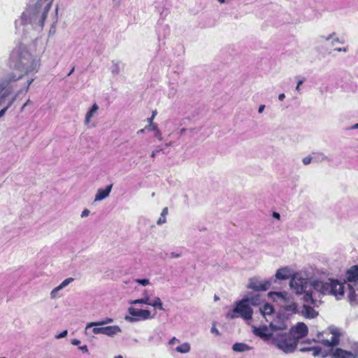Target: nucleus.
<instances>
[{
	"label": "nucleus",
	"mask_w": 358,
	"mask_h": 358,
	"mask_svg": "<svg viewBox=\"0 0 358 358\" xmlns=\"http://www.w3.org/2000/svg\"><path fill=\"white\" fill-rule=\"evenodd\" d=\"M303 82H304V79H302V80H299L297 83V85L296 87V90H297L299 92H300V86L303 84Z\"/></svg>",
	"instance_id": "obj_44"
},
{
	"label": "nucleus",
	"mask_w": 358,
	"mask_h": 358,
	"mask_svg": "<svg viewBox=\"0 0 358 358\" xmlns=\"http://www.w3.org/2000/svg\"><path fill=\"white\" fill-rule=\"evenodd\" d=\"M214 299H215V301H217V300H218V299H219V298H218V296H217L215 295V296H214Z\"/></svg>",
	"instance_id": "obj_60"
},
{
	"label": "nucleus",
	"mask_w": 358,
	"mask_h": 358,
	"mask_svg": "<svg viewBox=\"0 0 358 358\" xmlns=\"http://www.w3.org/2000/svg\"><path fill=\"white\" fill-rule=\"evenodd\" d=\"M334 50L336 51V52H347L348 51V47L336 48L334 49Z\"/></svg>",
	"instance_id": "obj_42"
},
{
	"label": "nucleus",
	"mask_w": 358,
	"mask_h": 358,
	"mask_svg": "<svg viewBox=\"0 0 358 358\" xmlns=\"http://www.w3.org/2000/svg\"><path fill=\"white\" fill-rule=\"evenodd\" d=\"M27 103H25L22 106V110H23V109L25 108V106H27Z\"/></svg>",
	"instance_id": "obj_59"
},
{
	"label": "nucleus",
	"mask_w": 358,
	"mask_h": 358,
	"mask_svg": "<svg viewBox=\"0 0 358 358\" xmlns=\"http://www.w3.org/2000/svg\"><path fill=\"white\" fill-rule=\"evenodd\" d=\"M232 349L234 351L241 352L250 350V348L245 343H236L233 345Z\"/></svg>",
	"instance_id": "obj_24"
},
{
	"label": "nucleus",
	"mask_w": 358,
	"mask_h": 358,
	"mask_svg": "<svg viewBox=\"0 0 358 358\" xmlns=\"http://www.w3.org/2000/svg\"><path fill=\"white\" fill-rule=\"evenodd\" d=\"M336 358H358V342L351 344L350 350L347 351L341 348H336L331 354Z\"/></svg>",
	"instance_id": "obj_10"
},
{
	"label": "nucleus",
	"mask_w": 358,
	"mask_h": 358,
	"mask_svg": "<svg viewBox=\"0 0 358 358\" xmlns=\"http://www.w3.org/2000/svg\"><path fill=\"white\" fill-rule=\"evenodd\" d=\"M220 3H227L229 1V0H217Z\"/></svg>",
	"instance_id": "obj_55"
},
{
	"label": "nucleus",
	"mask_w": 358,
	"mask_h": 358,
	"mask_svg": "<svg viewBox=\"0 0 358 358\" xmlns=\"http://www.w3.org/2000/svg\"><path fill=\"white\" fill-rule=\"evenodd\" d=\"M57 11L58 7H56L55 13L52 14V24L49 30V36H53L56 33V25L57 23Z\"/></svg>",
	"instance_id": "obj_23"
},
{
	"label": "nucleus",
	"mask_w": 358,
	"mask_h": 358,
	"mask_svg": "<svg viewBox=\"0 0 358 358\" xmlns=\"http://www.w3.org/2000/svg\"><path fill=\"white\" fill-rule=\"evenodd\" d=\"M243 300H247V303L249 304L250 306V305L257 306H259L261 303V298L259 294H256L251 296H246L243 298Z\"/></svg>",
	"instance_id": "obj_21"
},
{
	"label": "nucleus",
	"mask_w": 358,
	"mask_h": 358,
	"mask_svg": "<svg viewBox=\"0 0 358 358\" xmlns=\"http://www.w3.org/2000/svg\"><path fill=\"white\" fill-rule=\"evenodd\" d=\"M67 334H68L67 330H64V331H62L60 334L55 336V338L57 339H60V338H64L66 336Z\"/></svg>",
	"instance_id": "obj_39"
},
{
	"label": "nucleus",
	"mask_w": 358,
	"mask_h": 358,
	"mask_svg": "<svg viewBox=\"0 0 358 358\" xmlns=\"http://www.w3.org/2000/svg\"><path fill=\"white\" fill-rule=\"evenodd\" d=\"M310 305H312V303L304 302L301 312H302V314L306 317L314 318L317 315V313ZM313 306H315L313 304Z\"/></svg>",
	"instance_id": "obj_16"
},
{
	"label": "nucleus",
	"mask_w": 358,
	"mask_h": 358,
	"mask_svg": "<svg viewBox=\"0 0 358 358\" xmlns=\"http://www.w3.org/2000/svg\"><path fill=\"white\" fill-rule=\"evenodd\" d=\"M73 281H74V278H66L64 280H63L59 284V285H61L62 287V288L64 289L66 287H67Z\"/></svg>",
	"instance_id": "obj_33"
},
{
	"label": "nucleus",
	"mask_w": 358,
	"mask_h": 358,
	"mask_svg": "<svg viewBox=\"0 0 358 358\" xmlns=\"http://www.w3.org/2000/svg\"><path fill=\"white\" fill-rule=\"evenodd\" d=\"M273 217H275V218H276V219H278V220H279V219H280V214H279V213H275V212H274V213H273Z\"/></svg>",
	"instance_id": "obj_53"
},
{
	"label": "nucleus",
	"mask_w": 358,
	"mask_h": 358,
	"mask_svg": "<svg viewBox=\"0 0 358 358\" xmlns=\"http://www.w3.org/2000/svg\"><path fill=\"white\" fill-rule=\"evenodd\" d=\"M90 213V211L88 210V209H85L82 213H81V217L83 218V217H87Z\"/></svg>",
	"instance_id": "obj_43"
},
{
	"label": "nucleus",
	"mask_w": 358,
	"mask_h": 358,
	"mask_svg": "<svg viewBox=\"0 0 358 358\" xmlns=\"http://www.w3.org/2000/svg\"><path fill=\"white\" fill-rule=\"evenodd\" d=\"M345 281L348 282L347 299L351 304L358 303V266H351L345 273Z\"/></svg>",
	"instance_id": "obj_4"
},
{
	"label": "nucleus",
	"mask_w": 358,
	"mask_h": 358,
	"mask_svg": "<svg viewBox=\"0 0 358 358\" xmlns=\"http://www.w3.org/2000/svg\"><path fill=\"white\" fill-rule=\"evenodd\" d=\"M99 106L96 103H94L92 107L87 110L85 117V124L90 125L92 118L97 115Z\"/></svg>",
	"instance_id": "obj_15"
},
{
	"label": "nucleus",
	"mask_w": 358,
	"mask_h": 358,
	"mask_svg": "<svg viewBox=\"0 0 358 358\" xmlns=\"http://www.w3.org/2000/svg\"><path fill=\"white\" fill-rule=\"evenodd\" d=\"M286 329L287 325L282 322L278 324L271 322L268 327L266 325H262L259 327L253 326L252 333L255 336L260 337L264 341L271 343L276 331H283Z\"/></svg>",
	"instance_id": "obj_6"
},
{
	"label": "nucleus",
	"mask_w": 358,
	"mask_h": 358,
	"mask_svg": "<svg viewBox=\"0 0 358 358\" xmlns=\"http://www.w3.org/2000/svg\"><path fill=\"white\" fill-rule=\"evenodd\" d=\"M113 322V319L110 317H106L104 320H100L99 322L87 323L85 329V334L86 335L90 334V328H92L93 326H102L104 324L112 323Z\"/></svg>",
	"instance_id": "obj_17"
},
{
	"label": "nucleus",
	"mask_w": 358,
	"mask_h": 358,
	"mask_svg": "<svg viewBox=\"0 0 358 358\" xmlns=\"http://www.w3.org/2000/svg\"><path fill=\"white\" fill-rule=\"evenodd\" d=\"M302 162L304 165L310 164L312 162H313V155L303 157Z\"/></svg>",
	"instance_id": "obj_38"
},
{
	"label": "nucleus",
	"mask_w": 358,
	"mask_h": 358,
	"mask_svg": "<svg viewBox=\"0 0 358 358\" xmlns=\"http://www.w3.org/2000/svg\"><path fill=\"white\" fill-rule=\"evenodd\" d=\"M162 152L164 153V151L162 149H160V148H156L155 150H153V151H152V154H151L150 157H151L152 158H155V156H156V155H157L158 152Z\"/></svg>",
	"instance_id": "obj_40"
},
{
	"label": "nucleus",
	"mask_w": 358,
	"mask_h": 358,
	"mask_svg": "<svg viewBox=\"0 0 358 358\" xmlns=\"http://www.w3.org/2000/svg\"><path fill=\"white\" fill-rule=\"evenodd\" d=\"M1 358H5V357H1Z\"/></svg>",
	"instance_id": "obj_63"
},
{
	"label": "nucleus",
	"mask_w": 358,
	"mask_h": 358,
	"mask_svg": "<svg viewBox=\"0 0 358 358\" xmlns=\"http://www.w3.org/2000/svg\"><path fill=\"white\" fill-rule=\"evenodd\" d=\"M268 295L271 300L288 310L296 308V304L293 302L292 296L287 292H270Z\"/></svg>",
	"instance_id": "obj_8"
},
{
	"label": "nucleus",
	"mask_w": 358,
	"mask_h": 358,
	"mask_svg": "<svg viewBox=\"0 0 358 358\" xmlns=\"http://www.w3.org/2000/svg\"><path fill=\"white\" fill-rule=\"evenodd\" d=\"M190 344L187 342L183 343L176 348V351L182 354L188 353L190 351Z\"/></svg>",
	"instance_id": "obj_27"
},
{
	"label": "nucleus",
	"mask_w": 358,
	"mask_h": 358,
	"mask_svg": "<svg viewBox=\"0 0 358 358\" xmlns=\"http://www.w3.org/2000/svg\"><path fill=\"white\" fill-rule=\"evenodd\" d=\"M115 358H123L121 355H118L117 357H115Z\"/></svg>",
	"instance_id": "obj_62"
},
{
	"label": "nucleus",
	"mask_w": 358,
	"mask_h": 358,
	"mask_svg": "<svg viewBox=\"0 0 358 358\" xmlns=\"http://www.w3.org/2000/svg\"><path fill=\"white\" fill-rule=\"evenodd\" d=\"M155 136L157 137L159 141H162V132L158 129L155 132Z\"/></svg>",
	"instance_id": "obj_41"
},
{
	"label": "nucleus",
	"mask_w": 358,
	"mask_h": 358,
	"mask_svg": "<svg viewBox=\"0 0 358 358\" xmlns=\"http://www.w3.org/2000/svg\"><path fill=\"white\" fill-rule=\"evenodd\" d=\"M34 43L38 46V54L33 55L22 43L15 46L10 53V60L13 62V68L20 72L17 75L11 73L6 78L0 80V118L2 117L6 110L13 105L17 99L18 94H13V83L21 80L24 76L36 73L41 66V54L45 48L41 40H36Z\"/></svg>",
	"instance_id": "obj_1"
},
{
	"label": "nucleus",
	"mask_w": 358,
	"mask_h": 358,
	"mask_svg": "<svg viewBox=\"0 0 358 358\" xmlns=\"http://www.w3.org/2000/svg\"><path fill=\"white\" fill-rule=\"evenodd\" d=\"M168 211H169V210H168L167 207H165L164 208H163V210L161 213V216L157 221V224L158 225H161V224H163L166 222V217L168 215Z\"/></svg>",
	"instance_id": "obj_29"
},
{
	"label": "nucleus",
	"mask_w": 358,
	"mask_h": 358,
	"mask_svg": "<svg viewBox=\"0 0 358 358\" xmlns=\"http://www.w3.org/2000/svg\"><path fill=\"white\" fill-rule=\"evenodd\" d=\"M128 313L129 315H126L124 320L131 323L146 320L153 317L149 310L138 309L132 306L128 308Z\"/></svg>",
	"instance_id": "obj_9"
},
{
	"label": "nucleus",
	"mask_w": 358,
	"mask_h": 358,
	"mask_svg": "<svg viewBox=\"0 0 358 358\" xmlns=\"http://www.w3.org/2000/svg\"><path fill=\"white\" fill-rule=\"evenodd\" d=\"M350 129H358V123L357 124H355L354 125H352V127H350Z\"/></svg>",
	"instance_id": "obj_54"
},
{
	"label": "nucleus",
	"mask_w": 358,
	"mask_h": 358,
	"mask_svg": "<svg viewBox=\"0 0 358 358\" xmlns=\"http://www.w3.org/2000/svg\"><path fill=\"white\" fill-rule=\"evenodd\" d=\"M121 332L122 329L117 325L103 327V334L110 337H113Z\"/></svg>",
	"instance_id": "obj_20"
},
{
	"label": "nucleus",
	"mask_w": 358,
	"mask_h": 358,
	"mask_svg": "<svg viewBox=\"0 0 358 358\" xmlns=\"http://www.w3.org/2000/svg\"><path fill=\"white\" fill-rule=\"evenodd\" d=\"M264 108H265L264 105H260L259 107V109H258V113H262L264 111Z\"/></svg>",
	"instance_id": "obj_50"
},
{
	"label": "nucleus",
	"mask_w": 358,
	"mask_h": 358,
	"mask_svg": "<svg viewBox=\"0 0 358 358\" xmlns=\"http://www.w3.org/2000/svg\"><path fill=\"white\" fill-rule=\"evenodd\" d=\"M211 332L213 333V334H215L217 335H220V332L219 331L217 330V328H215V327H213L211 328Z\"/></svg>",
	"instance_id": "obj_49"
},
{
	"label": "nucleus",
	"mask_w": 358,
	"mask_h": 358,
	"mask_svg": "<svg viewBox=\"0 0 358 358\" xmlns=\"http://www.w3.org/2000/svg\"><path fill=\"white\" fill-rule=\"evenodd\" d=\"M285 98V94H283V93L280 94L278 95V99H279L280 101H283Z\"/></svg>",
	"instance_id": "obj_52"
},
{
	"label": "nucleus",
	"mask_w": 358,
	"mask_h": 358,
	"mask_svg": "<svg viewBox=\"0 0 358 358\" xmlns=\"http://www.w3.org/2000/svg\"><path fill=\"white\" fill-rule=\"evenodd\" d=\"M176 342H178H178H179V340H178L177 338H176V337H173V338H172L169 341V344L170 345H174Z\"/></svg>",
	"instance_id": "obj_45"
},
{
	"label": "nucleus",
	"mask_w": 358,
	"mask_h": 358,
	"mask_svg": "<svg viewBox=\"0 0 358 358\" xmlns=\"http://www.w3.org/2000/svg\"><path fill=\"white\" fill-rule=\"evenodd\" d=\"M180 256V254H177V253H175V252H171V257H172V258H178Z\"/></svg>",
	"instance_id": "obj_51"
},
{
	"label": "nucleus",
	"mask_w": 358,
	"mask_h": 358,
	"mask_svg": "<svg viewBox=\"0 0 358 358\" xmlns=\"http://www.w3.org/2000/svg\"><path fill=\"white\" fill-rule=\"evenodd\" d=\"M100 334H103V327L93 326L92 328H90V334H89L88 336H90L92 334L97 335Z\"/></svg>",
	"instance_id": "obj_32"
},
{
	"label": "nucleus",
	"mask_w": 358,
	"mask_h": 358,
	"mask_svg": "<svg viewBox=\"0 0 358 358\" xmlns=\"http://www.w3.org/2000/svg\"><path fill=\"white\" fill-rule=\"evenodd\" d=\"M313 159L315 162H320L327 159V156L322 152H315L313 153Z\"/></svg>",
	"instance_id": "obj_31"
},
{
	"label": "nucleus",
	"mask_w": 358,
	"mask_h": 358,
	"mask_svg": "<svg viewBox=\"0 0 358 358\" xmlns=\"http://www.w3.org/2000/svg\"><path fill=\"white\" fill-rule=\"evenodd\" d=\"M149 306L154 307L155 308H157L160 310H163V304L159 297L155 296L152 301L150 300Z\"/></svg>",
	"instance_id": "obj_25"
},
{
	"label": "nucleus",
	"mask_w": 358,
	"mask_h": 358,
	"mask_svg": "<svg viewBox=\"0 0 358 358\" xmlns=\"http://www.w3.org/2000/svg\"><path fill=\"white\" fill-rule=\"evenodd\" d=\"M261 314L265 317L266 320V316L271 315L273 313V308L268 303H265L262 307L259 308Z\"/></svg>",
	"instance_id": "obj_22"
},
{
	"label": "nucleus",
	"mask_w": 358,
	"mask_h": 358,
	"mask_svg": "<svg viewBox=\"0 0 358 358\" xmlns=\"http://www.w3.org/2000/svg\"><path fill=\"white\" fill-rule=\"evenodd\" d=\"M156 114H157V112H156V111H154V112L152 113V115L151 116V117H150V118H148V121L149 122V123L152 122V120H153V119L155 118V117Z\"/></svg>",
	"instance_id": "obj_47"
},
{
	"label": "nucleus",
	"mask_w": 358,
	"mask_h": 358,
	"mask_svg": "<svg viewBox=\"0 0 358 358\" xmlns=\"http://www.w3.org/2000/svg\"><path fill=\"white\" fill-rule=\"evenodd\" d=\"M320 38L325 41H330V43L332 46L336 45V44H343V41H341L338 36L336 32H332L327 36H321Z\"/></svg>",
	"instance_id": "obj_19"
},
{
	"label": "nucleus",
	"mask_w": 358,
	"mask_h": 358,
	"mask_svg": "<svg viewBox=\"0 0 358 358\" xmlns=\"http://www.w3.org/2000/svg\"><path fill=\"white\" fill-rule=\"evenodd\" d=\"M143 295H144V297H146V296H149L147 290L144 291Z\"/></svg>",
	"instance_id": "obj_57"
},
{
	"label": "nucleus",
	"mask_w": 358,
	"mask_h": 358,
	"mask_svg": "<svg viewBox=\"0 0 358 358\" xmlns=\"http://www.w3.org/2000/svg\"><path fill=\"white\" fill-rule=\"evenodd\" d=\"M171 142H169L168 143H166V146L169 147V146H171Z\"/></svg>",
	"instance_id": "obj_58"
},
{
	"label": "nucleus",
	"mask_w": 358,
	"mask_h": 358,
	"mask_svg": "<svg viewBox=\"0 0 358 358\" xmlns=\"http://www.w3.org/2000/svg\"><path fill=\"white\" fill-rule=\"evenodd\" d=\"M34 80V78H29L27 80L26 83L22 87V89L24 90L26 92H27L29 88V86L31 85V83H33Z\"/></svg>",
	"instance_id": "obj_34"
},
{
	"label": "nucleus",
	"mask_w": 358,
	"mask_h": 358,
	"mask_svg": "<svg viewBox=\"0 0 358 358\" xmlns=\"http://www.w3.org/2000/svg\"><path fill=\"white\" fill-rule=\"evenodd\" d=\"M63 288L61 285H58L56 287H55L50 293V296L51 299H57L58 298H60L62 296V294H61L59 292L61 290H62Z\"/></svg>",
	"instance_id": "obj_26"
},
{
	"label": "nucleus",
	"mask_w": 358,
	"mask_h": 358,
	"mask_svg": "<svg viewBox=\"0 0 358 358\" xmlns=\"http://www.w3.org/2000/svg\"><path fill=\"white\" fill-rule=\"evenodd\" d=\"M299 350L301 352L311 351V352H313V355L315 357L319 355L321 352V349L319 347H310V348L301 347L299 348Z\"/></svg>",
	"instance_id": "obj_28"
},
{
	"label": "nucleus",
	"mask_w": 358,
	"mask_h": 358,
	"mask_svg": "<svg viewBox=\"0 0 358 358\" xmlns=\"http://www.w3.org/2000/svg\"><path fill=\"white\" fill-rule=\"evenodd\" d=\"M131 305H137V304H146L149 306L150 303V296H146V297H143L142 299H138L136 300L131 301L129 302Z\"/></svg>",
	"instance_id": "obj_30"
},
{
	"label": "nucleus",
	"mask_w": 358,
	"mask_h": 358,
	"mask_svg": "<svg viewBox=\"0 0 358 358\" xmlns=\"http://www.w3.org/2000/svg\"><path fill=\"white\" fill-rule=\"evenodd\" d=\"M79 349L82 350L83 352L87 353L88 352V348L86 345H82L79 347Z\"/></svg>",
	"instance_id": "obj_46"
},
{
	"label": "nucleus",
	"mask_w": 358,
	"mask_h": 358,
	"mask_svg": "<svg viewBox=\"0 0 358 358\" xmlns=\"http://www.w3.org/2000/svg\"><path fill=\"white\" fill-rule=\"evenodd\" d=\"M120 67H119V65L117 64H114L111 68V73L116 76V75H118L120 73Z\"/></svg>",
	"instance_id": "obj_35"
},
{
	"label": "nucleus",
	"mask_w": 358,
	"mask_h": 358,
	"mask_svg": "<svg viewBox=\"0 0 358 358\" xmlns=\"http://www.w3.org/2000/svg\"><path fill=\"white\" fill-rule=\"evenodd\" d=\"M271 343L285 353H291L294 351L298 343L292 334L276 331Z\"/></svg>",
	"instance_id": "obj_5"
},
{
	"label": "nucleus",
	"mask_w": 358,
	"mask_h": 358,
	"mask_svg": "<svg viewBox=\"0 0 358 358\" xmlns=\"http://www.w3.org/2000/svg\"><path fill=\"white\" fill-rule=\"evenodd\" d=\"M345 282L343 283L338 280L329 278L326 280H309L303 278L299 273H294L290 280L291 289L297 295L303 294L304 302L310 303L314 306L319 305L321 301L316 297V293L322 295H332L336 299L343 298L345 292Z\"/></svg>",
	"instance_id": "obj_2"
},
{
	"label": "nucleus",
	"mask_w": 358,
	"mask_h": 358,
	"mask_svg": "<svg viewBox=\"0 0 358 358\" xmlns=\"http://www.w3.org/2000/svg\"><path fill=\"white\" fill-rule=\"evenodd\" d=\"M54 0H28L27 8L15 22L16 31L27 32L30 28L36 32L42 31L49 17Z\"/></svg>",
	"instance_id": "obj_3"
},
{
	"label": "nucleus",
	"mask_w": 358,
	"mask_h": 358,
	"mask_svg": "<svg viewBox=\"0 0 358 358\" xmlns=\"http://www.w3.org/2000/svg\"><path fill=\"white\" fill-rule=\"evenodd\" d=\"M80 343V341L78 339H73L71 341V344L73 345H78Z\"/></svg>",
	"instance_id": "obj_48"
},
{
	"label": "nucleus",
	"mask_w": 358,
	"mask_h": 358,
	"mask_svg": "<svg viewBox=\"0 0 358 358\" xmlns=\"http://www.w3.org/2000/svg\"><path fill=\"white\" fill-rule=\"evenodd\" d=\"M73 71H74V69H73L69 72V76H70V75L73 73Z\"/></svg>",
	"instance_id": "obj_61"
},
{
	"label": "nucleus",
	"mask_w": 358,
	"mask_h": 358,
	"mask_svg": "<svg viewBox=\"0 0 358 358\" xmlns=\"http://www.w3.org/2000/svg\"><path fill=\"white\" fill-rule=\"evenodd\" d=\"M289 333L292 334L293 336L296 339L298 343L300 338L307 335L308 327L304 323L299 322L292 329Z\"/></svg>",
	"instance_id": "obj_12"
},
{
	"label": "nucleus",
	"mask_w": 358,
	"mask_h": 358,
	"mask_svg": "<svg viewBox=\"0 0 358 358\" xmlns=\"http://www.w3.org/2000/svg\"><path fill=\"white\" fill-rule=\"evenodd\" d=\"M113 185H108L105 189H98L95 197L94 201H100L107 198L112 189Z\"/></svg>",
	"instance_id": "obj_13"
},
{
	"label": "nucleus",
	"mask_w": 358,
	"mask_h": 358,
	"mask_svg": "<svg viewBox=\"0 0 358 358\" xmlns=\"http://www.w3.org/2000/svg\"><path fill=\"white\" fill-rule=\"evenodd\" d=\"M146 130L148 131H154L155 132L158 130L157 126L156 124L151 122L148 126L145 127Z\"/></svg>",
	"instance_id": "obj_37"
},
{
	"label": "nucleus",
	"mask_w": 358,
	"mask_h": 358,
	"mask_svg": "<svg viewBox=\"0 0 358 358\" xmlns=\"http://www.w3.org/2000/svg\"><path fill=\"white\" fill-rule=\"evenodd\" d=\"M322 344L328 348L334 347L339 343V336L336 332H331L330 339H323L321 341Z\"/></svg>",
	"instance_id": "obj_18"
},
{
	"label": "nucleus",
	"mask_w": 358,
	"mask_h": 358,
	"mask_svg": "<svg viewBox=\"0 0 358 358\" xmlns=\"http://www.w3.org/2000/svg\"><path fill=\"white\" fill-rule=\"evenodd\" d=\"M271 285V280H260L258 278H252L249 280L248 288L255 291H266Z\"/></svg>",
	"instance_id": "obj_11"
},
{
	"label": "nucleus",
	"mask_w": 358,
	"mask_h": 358,
	"mask_svg": "<svg viewBox=\"0 0 358 358\" xmlns=\"http://www.w3.org/2000/svg\"><path fill=\"white\" fill-rule=\"evenodd\" d=\"M253 310L247 303V300L241 299L235 303L234 308L227 313V317L234 319L242 317L245 320H250L252 317Z\"/></svg>",
	"instance_id": "obj_7"
},
{
	"label": "nucleus",
	"mask_w": 358,
	"mask_h": 358,
	"mask_svg": "<svg viewBox=\"0 0 358 358\" xmlns=\"http://www.w3.org/2000/svg\"><path fill=\"white\" fill-rule=\"evenodd\" d=\"M135 282L143 286H147L150 285V280L148 279H136Z\"/></svg>",
	"instance_id": "obj_36"
},
{
	"label": "nucleus",
	"mask_w": 358,
	"mask_h": 358,
	"mask_svg": "<svg viewBox=\"0 0 358 358\" xmlns=\"http://www.w3.org/2000/svg\"><path fill=\"white\" fill-rule=\"evenodd\" d=\"M145 130H146V129H145V128H143V129H140V130L138 131V133H141H141H144V131H145Z\"/></svg>",
	"instance_id": "obj_56"
},
{
	"label": "nucleus",
	"mask_w": 358,
	"mask_h": 358,
	"mask_svg": "<svg viewBox=\"0 0 358 358\" xmlns=\"http://www.w3.org/2000/svg\"><path fill=\"white\" fill-rule=\"evenodd\" d=\"M292 271L289 267L279 268L275 273V278L279 280H287L293 276Z\"/></svg>",
	"instance_id": "obj_14"
}]
</instances>
